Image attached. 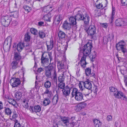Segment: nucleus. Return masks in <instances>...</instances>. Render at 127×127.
Instances as JSON below:
<instances>
[{"label": "nucleus", "instance_id": "1", "mask_svg": "<svg viewBox=\"0 0 127 127\" xmlns=\"http://www.w3.org/2000/svg\"><path fill=\"white\" fill-rule=\"evenodd\" d=\"M92 47V44L89 43H87L83 47V55L79 62V64L82 67H85L87 64L86 61V57L90 54Z\"/></svg>", "mask_w": 127, "mask_h": 127}, {"label": "nucleus", "instance_id": "2", "mask_svg": "<svg viewBox=\"0 0 127 127\" xmlns=\"http://www.w3.org/2000/svg\"><path fill=\"white\" fill-rule=\"evenodd\" d=\"M82 9L79 7L76 8L74 9V12L77 13L75 17L77 20L83 21L85 25L87 26L89 23L90 17L86 13L83 15L82 14Z\"/></svg>", "mask_w": 127, "mask_h": 127}, {"label": "nucleus", "instance_id": "3", "mask_svg": "<svg viewBox=\"0 0 127 127\" xmlns=\"http://www.w3.org/2000/svg\"><path fill=\"white\" fill-rule=\"evenodd\" d=\"M126 44L125 42L121 40L116 44V47L117 50L121 51L123 54L124 56H125L126 54H127V49L126 48Z\"/></svg>", "mask_w": 127, "mask_h": 127}, {"label": "nucleus", "instance_id": "4", "mask_svg": "<svg viewBox=\"0 0 127 127\" xmlns=\"http://www.w3.org/2000/svg\"><path fill=\"white\" fill-rule=\"evenodd\" d=\"M71 95L72 97L75 96V100L77 101H80L84 100L82 93L79 92L76 88H74L73 89Z\"/></svg>", "mask_w": 127, "mask_h": 127}, {"label": "nucleus", "instance_id": "5", "mask_svg": "<svg viewBox=\"0 0 127 127\" xmlns=\"http://www.w3.org/2000/svg\"><path fill=\"white\" fill-rule=\"evenodd\" d=\"M84 30L89 35L91 36L92 38L95 39L97 38V36H94L96 33V28L94 26L90 25L88 28L85 26Z\"/></svg>", "mask_w": 127, "mask_h": 127}, {"label": "nucleus", "instance_id": "6", "mask_svg": "<svg viewBox=\"0 0 127 127\" xmlns=\"http://www.w3.org/2000/svg\"><path fill=\"white\" fill-rule=\"evenodd\" d=\"M11 20V17L6 16L1 17L0 22L3 26L6 27L9 25Z\"/></svg>", "mask_w": 127, "mask_h": 127}, {"label": "nucleus", "instance_id": "7", "mask_svg": "<svg viewBox=\"0 0 127 127\" xmlns=\"http://www.w3.org/2000/svg\"><path fill=\"white\" fill-rule=\"evenodd\" d=\"M83 85L84 87L88 89L86 90L87 92H86L85 95V96H88L89 94L92 92V91L91 90L92 88V85L90 81L87 80L84 82Z\"/></svg>", "mask_w": 127, "mask_h": 127}, {"label": "nucleus", "instance_id": "8", "mask_svg": "<svg viewBox=\"0 0 127 127\" xmlns=\"http://www.w3.org/2000/svg\"><path fill=\"white\" fill-rule=\"evenodd\" d=\"M12 40L11 36H9L5 40L3 44V49L4 50H8L10 48Z\"/></svg>", "mask_w": 127, "mask_h": 127}, {"label": "nucleus", "instance_id": "9", "mask_svg": "<svg viewBox=\"0 0 127 127\" xmlns=\"http://www.w3.org/2000/svg\"><path fill=\"white\" fill-rule=\"evenodd\" d=\"M47 68L45 70V75L47 77L49 78L51 77L52 72L55 71L54 68V65L53 64H49Z\"/></svg>", "mask_w": 127, "mask_h": 127}, {"label": "nucleus", "instance_id": "10", "mask_svg": "<svg viewBox=\"0 0 127 127\" xmlns=\"http://www.w3.org/2000/svg\"><path fill=\"white\" fill-rule=\"evenodd\" d=\"M115 24L117 26H123L127 25V19L119 18L115 21Z\"/></svg>", "mask_w": 127, "mask_h": 127}, {"label": "nucleus", "instance_id": "11", "mask_svg": "<svg viewBox=\"0 0 127 127\" xmlns=\"http://www.w3.org/2000/svg\"><path fill=\"white\" fill-rule=\"evenodd\" d=\"M20 80L19 78H13L10 81V83L13 87H17L20 84Z\"/></svg>", "mask_w": 127, "mask_h": 127}, {"label": "nucleus", "instance_id": "12", "mask_svg": "<svg viewBox=\"0 0 127 127\" xmlns=\"http://www.w3.org/2000/svg\"><path fill=\"white\" fill-rule=\"evenodd\" d=\"M116 94H114V95L115 97L118 98H121L126 101H127V98L126 96L123 92L120 91H118Z\"/></svg>", "mask_w": 127, "mask_h": 127}, {"label": "nucleus", "instance_id": "13", "mask_svg": "<svg viewBox=\"0 0 127 127\" xmlns=\"http://www.w3.org/2000/svg\"><path fill=\"white\" fill-rule=\"evenodd\" d=\"M43 54L42 55L41 58V63L42 66L44 67H47V66L49 64V59L47 56L44 57Z\"/></svg>", "mask_w": 127, "mask_h": 127}, {"label": "nucleus", "instance_id": "14", "mask_svg": "<svg viewBox=\"0 0 127 127\" xmlns=\"http://www.w3.org/2000/svg\"><path fill=\"white\" fill-rule=\"evenodd\" d=\"M29 110L31 113L39 112L41 110V107L39 105H35L34 107L30 106L29 108Z\"/></svg>", "mask_w": 127, "mask_h": 127}, {"label": "nucleus", "instance_id": "15", "mask_svg": "<svg viewBox=\"0 0 127 127\" xmlns=\"http://www.w3.org/2000/svg\"><path fill=\"white\" fill-rule=\"evenodd\" d=\"M86 105V104L85 103L78 104L75 106L74 109L77 111H79L82 109L85 108Z\"/></svg>", "mask_w": 127, "mask_h": 127}, {"label": "nucleus", "instance_id": "16", "mask_svg": "<svg viewBox=\"0 0 127 127\" xmlns=\"http://www.w3.org/2000/svg\"><path fill=\"white\" fill-rule=\"evenodd\" d=\"M70 91V88L68 86H66L62 90L63 95L65 97L68 96L69 95Z\"/></svg>", "mask_w": 127, "mask_h": 127}, {"label": "nucleus", "instance_id": "17", "mask_svg": "<svg viewBox=\"0 0 127 127\" xmlns=\"http://www.w3.org/2000/svg\"><path fill=\"white\" fill-rule=\"evenodd\" d=\"M71 25L70 23H69L66 21H65L64 23L63 26V29L66 31L69 30L71 29Z\"/></svg>", "mask_w": 127, "mask_h": 127}, {"label": "nucleus", "instance_id": "18", "mask_svg": "<svg viewBox=\"0 0 127 127\" xmlns=\"http://www.w3.org/2000/svg\"><path fill=\"white\" fill-rule=\"evenodd\" d=\"M61 119L62 123L64 126H67L69 122L70 118L68 117H62L61 118Z\"/></svg>", "mask_w": 127, "mask_h": 127}, {"label": "nucleus", "instance_id": "19", "mask_svg": "<svg viewBox=\"0 0 127 127\" xmlns=\"http://www.w3.org/2000/svg\"><path fill=\"white\" fill-rule=\"evenodd\" d=\"M46 44L48 51L51 50L53 47L54 43L52 40L50 39L49 42H47Z\"/></svg>", "mask_w": 127, "mask_h": 127}, {"label": "nucleus", "instance_id": "20", "mask_svg": "<svg viewBox=\"0 0 127 127\" xmlns=\"http://www.w3.org/2000/svg\"><path fill=\"white\" fill-rule=\"evenodd\" d=\"M52 16L51 13L49 12L47 14H45L43 15V19L47 21L50 22Z\"/></svg>", "mask_w": 127, "mask_h": 127}, {"label": "nucleus", "instance_id": "21", "mask_svg": "<svg viewBox=\"0 0 127 127\" xmlns=\"http://www.w3.org/2000/svg\"><path fill=\"white\" fill-rule=\"evenodd\" d=\"M63 71H64V70ZM66 72V71L65 70L64 71H63V73L59 75L58 78V80L59 82H63L64 81L65 79L64 73Z\"/></svg>", "mask_w": 127, "mask_h": 127}, {"label": "nucleus", "instance_id": "22", "mask_svg": "<svg viewBox=\"0 0 127 127\" xmlns=\"http://www.w3.org/2000/svg\"><path fill=\"white\" fill-rule=\"evenodd\" d=\"M76 18L75 17H70L69 19V20L70 23L73 25L76 26Z\"/></svg>", "mask_w": 127, "mask_h": 127}, {"label": "nucleus", "instance_id": "23", "mask_svg": "<svg viewBox=\"0 0 127 127\" xmlns=\"http://www.w3.org/2000/svg\"><path fill=\"white\" fill-rule=\"evenodd\" d=\"M95 127H101L102 123L97 119H94L93 120Z\"/></svg>", "mask_w": 127, "mask_h": 127}, {"label": "nucleus", "instance_id": "24", "mask_svg": "<svg viewBox=\"0 0 127 127\" xmlns=\"http://www.w3.org/2000/svg\"><path fill=\"white\" fill-rule=\"evenodd\" d=\"M52 7L50 5H48L44 7L43 9V12L44 13L43 14H45V13H47L48 12H49L50 11H51L52 10L51 8Z\"/></svg>", "mask_w": 127, "mask_h": 127}, {"label": "nucleus", "instance_id": "25", "mask_svg": "<svg viewBox=\"0 0 127 127\" xmlns=\"http://www.w3.org/2000/svg\"><path fill=\"white\" fill-rule=\"evenodd\" d=\"M8 102L10 104L13 105L15 107L17 108L18 104L17 103L15 100L13 99H11L8 101Z\"/></svg>", "mask_w": 127, "mask_h": 127}, {"label": "nucleus", "instance_id": "26", "mask_svg": "<svg viewBox=\"0 0 127 127\" xmlns=\"http://www.w3.org/2000/svg\"><path fill=\"white\" fill-rule=\"evenodd\" d=\"M66 34L63 32L59 31L58 33V36L59 39L64 38L65 37Z\"/></svg>", "mask_w": 127, "mask_h": 127}, {"label": "nucleus", "instance_id": "27", "mask_svg": "<svg viewBox=\"0 0 127 127\" xmlns=\"http://www.w3.org/2000/svg\"><path fill=\"white\" fill-rule=\"evenodd\" d=\"M24 47V44L22 43H19L17 45V49L18 52H20Z\"/></svg>", "mask_w": 127, "mask_h": 127}, {"label": "nucleus", "instance_id": "28", "mask_svg": "<svg viewBox=\"0 0 127 127\" xmlns=\"http://www.w3.org/2000/svg\"><path fill=\"white\" fill-rule=\"evenodd\" d=\"M115 12L116 9L115 7H112V14L110 17V18L111 20V23L112 22L115 17Z\"/></svg>", "mask_w": 127, "mask_h": 127}, {"label": "nucleus", "instance_id": "29", "mask_svg": "<svg viewBox=\"0 0 127 127\" xmlns=\"http://www.w3.org/2000/svg\"><path fill=\"white\" fill-rule=\"evenodd\" d=\"M4 108L5 114L11 116L12 113L11 110L8 107H5Z\"/></svg>", "mask_w": 127, "mask_h": 127}, {"label": "nucleus", "instance_id": "30", "mask_svg": "<svg viewBox=\"0 0 127 127\" xmlns=\"http://www.w3.org/2000/svg\"><path fill=\"white\" fill-rule=\"evenodd\" d=\"M62 19V18L60 15H58L55 16L54 19V22L57 24H58L60 21Z\"/></svg>", "mask_w": 127, "mask_h": 127}, {"label": "nucleus", "instance_id": "31", "mask_svg": "<svg viewBox=\"0 0 127 127\" xmlns=\"http://www.w3.org/2000/svg\"><path fill=\"white\" fill-rule=\"evenodd\" d=\"M58 100V96L57 95H56L53 97L52 101L53 105L56 104Z\"/></svg>", "mask_w": 127, "mask_h": 127}, {"label": "nucleus", "instance_id": "32", "mask_svg": "<svg viewBox=\"0 0 127 127\" xmlns=\"http://www.w3.org/2000/svg\"><path fill=\"white\" fill-rule=\"evenodd\" d=\"M18 62L17 61H14L11 64L12 68L13 69H16L18 67Z\"/></svg>", "mask_w": 127, "mask_h": 127}, {"label": "nucleus", "instance_id": "33", "mask_svg": "<svg viewBox=\"0 0 127 127\" xmlns=\"http://www.w3.org/2000/svg\"><path fill=\"white\" fill-rule=\"evenodd\" d=\"M52 82L57 84V74L56 73L55 71H54L53 75V76L52 78Z\"/></svg>", "mask_w": 127, "mask_h": 127}, {"label": "nucleus", "instance_id": "34", "mask_svg": "<svg viewBox=\"0 0 127 127\" xmlns=\"http://www.w3.org/2000/svg\"><path fill=\"white\" fill-rule=\"evenodd\" d=\"M15 96L17 99L19 100L21 98L22 95L20 92L17 91L15 94Z\"/></svg>", "mask_w": 127, "mask_h": 127}, {"label": "nucleus", "instance_id": "35", "mask_svg": "<svg viewBox=\"0 0 127 127\" xmlns=\"http://www.w3.org/2000/svg\"><path fill=\"white\" fill-rule=\"evenodd\" d=\"M39 37L41 38L45 37L46 34L45 32L42 31H39L38 32Z\"/></svg>", "mask_w": 127, "mask_h": 127}, {"label": "nucleus", "instance_id": "36", "mask_svg": "<svg viewBox=\"0 0 127 127\" xmlns=\"http://www.w3.org/2000/svg\"><path fill=\"white\" fill-rule=\"evenodd\" d=\"M109 89L110 91L111 92L113 93V95L116 94V93L118 91L117 88L113 87H110L109 88Z\"/></svg>", "mask_w": 127, "mask_h": 127}, {"label": "nucleus", "instance_id": "37", "mask_svg": "<svg viewBox=\"0 0 127 127\" xmlns=\"http://www.w3.org/2000/svg\"><path fill=\"white\" fill-rule=\"evenodd\" d=\"M14 58L16 61H18L21 59V56L20 54L17 52H15L14 54Z\"/></svg>", "mask_w": 127, "mask_h": 127}, {"label": "nucleus", "instance_id": "38", "mask_svg": "<svg viewBox=\"0 0 127 127\" xmlns=\"http://www.w3.org/2000/svg\"><path fill=\"white\" fill-rule=\"evenodd\" d=\"M50 103V100L48 98H45L43 102V104L44 106L48 105Z\"/></svg>", "mask_w": 127, "mask_h": 127}, {"label": "nucleus", "instance_id": "39", "mask_svg": "<svg viewBox=\"0 0 127 127\" xmlns=\"http://www.w3.org/2000/svg\"><path fill=\"white\" fill-rule=\"evenodd\" d=\"M45 87L46 88H50L51 86V82L49 81H47L45 83Z\"/></svg>", "mask_w": 127, "mask_h": 127}, {"label": "nucleus", "instance_id": "40", "mask_svg": "<svg viewBox=\"0 0 127 127\" xmlns=\"http://www.w3.org/2000/svg\"><path fill=\"white\" fill-rule=\"evenodd\" d=\"M64 65L63 63H58V72H60L61 70V69H63L64 67Z\"/></svg>", "mask_w": 127, "mask_h": 127}, {"label": "nucleus", "instance_id": "41", "mask_svg": "<svg viewBox=\"0 0 127 127\" xmlns=\"http://www.w3.org/2000/svg\"><path fill=\"white\" fill-rule=\"evenodd\" d=\"M60 83L58 85V87L61 89H64L65 87H64L65 84L63 82H60Z\"/></svg>", "mask_w": 127, "mask_h": 127}, {"label": "nucleus", "instance_id": "42", "mask_svg": "<svg viewBox=\"0 0 127 127\" xmlns=\"http://www.w3.org/2000/svg\"><path fill=\"white\" fill-rule=\"evenodd\" d=\"M30 31L32 34L34 35L37 34L38 33V32L37 30L33 28H31V29Z\"/></svg>", "mask_w": 127, "mask_h": 127}, {"label": "nucleus", "instance_id": "43", "mask_svg": "<svg viewBox=\"0 0 127 127\" xmlns=\"http://www.w3.org/2000/svg\"><path fill=\"white\" fill-rule=\"evenodd\" d=\"M96 57V53L95 51H94L93 54L90 55L89 56V58L90 60L93 61H94Z\"/></svg>", "mask_w": 127, "mask_h": 127}, {"label": "nucleus", "instance_id": "44", "mask_svg": "<svg viewBox=\"0 0 127 127\" xmlns=\"http://www.w3.org/2000/svg\"><path fill=\"white\" fill-rule=\"evenodd\" d=\"M85 73L87 76H89L91 75V70L89 68H87L85 69Z\"/></svg>", "mask_w": 127, "mask_h": 127}, {"label": "nucleus", "instance_id": "45", "mask_svg": "<svg viewBox=\"0 0 127 127\" xmlns=\"http://www.w3.org/2000/svg\"><path fill=\"white\" fill-rule=\"evenodd\" d=\"M9 8L11 9L12 8H16V3L15 1L13 2L12 3V5L10 4V3H9Z\"/></svg>", "mask_w": 127, "mask_h": 127}, {"label": "nucleus", "instance_id": "46", "mask_svg": "<svg viewBox=\"0 0 127 127\" xmlns=\"http://www.w3.org/2000/svg\"><path fill=\"white\" fill-rule=\"evenodd\" d=\"M120 71L121 73L123 75H127V70L126 68H125L123 70L120 69Z\"/></svg>", "mask_w": 127, "mask_h": 127}, {"label": "nucleus", "instance_id": "47", "mask_svg": "<svg viewBox=\"0 0 127 127\" xmlns=\"http://www.w3.org/2000/svg\"><path fill=\"white\" fill-rule=\"evenodd\" d=\"M25 36V40L26 41H28L30 40V36L28 33H26Z\"/></svg>", "mask_w": 127, "mask_h": 127}, {"label": "nucleus", "instance_id": "48", "mask_svg": "<svg viewBox=\"0 0 127 127\" xmlns=\"http://www.w3.org/2000/svg\"><path fill=\"white\" fill-rule=\"evenodd\" d=\"M75 123H76L74 122H71V123H69L67 124V126H65L67 127H73L75 125Z\"/></svg>", "mask_w": 127, "mask_h": 127}, {"label": "nucleus", "instance_id": "49", "mask_svg": "<svg viewBox=\"0 0 127 127\" xmlns=\"http://www.w3.org/2000/svg\"><path fill=\"white\" fill-rule=\"evenodd\" d=\"M113 35L112 34H109L108 35V38L107 39L106 41L107 42L109 40L111 41L113 39Z\"/></svg>", "mask_w": 127, "mask_h": 127}, {"label": "nucleus", "instance_id": "50", "mask_svg": "<svg viewBox=\"0 0 127 127\" xmlns=\"http://www.w3.org/2000/svg\"><path fill=\"white\" fill-rule=\"evenodd\" d=\"M24 8L26 11H27V12H30L31 10V7L27 5H25L23 7Z\"/></svg>", "mask_w": 127, "mask_h": 127}, {"label": "nucleus", "instance_id": "51", "mask_svg": "<svg viewBox=\"0 0 127 127\" xmlns=\"http://www.w3.org/2000/svg\"><path fill=\"white\" fill-rule=\"evenodd\" d=\"M14 127H25L24 126L22 127L21 124L18 122V121L16 120V122L14 124Z\"/></svg>", "mask_w": 127, "mask_h": 127}, {"label": "nucleus", "instance_id": "52", "mask_svg": "<svg viewBox=\"0 0 127 127\" xmlns=\"http://www.w3.org/2000/svg\"><path fill=\"white\" fill-rule=\"evenodd\" d=\"M18 13L17 11H14L12 15L15 18H17L18 16Z\"/></svg>", "mask_w": 127, "mask_h": 127}, {"label": "nucleus", "instance_id": "53", "mask_svg": "<svg viewBox=\"0 0 127 127\" xmlns=\"http://www.w3.org/2000/svg\"><path fill=\"white\" fill-rule=\"evenodd\" d=\"M118 60L120 62H125L126 61V59H125L121 57H118Z\"/></svg>", "mask_w": 127, "mask_h": 127}, {"label": "nucleus", "instance_id": "54", "mask_svg": "<svg viewBox=\"0 0 127 127\" xmlns=\"http://www.w3.org/2000/svg\"><path fill=\"white\" fill-rule=\"evenodd\" d=\"M51 93V92L48 89H46L45 91L44 92L43 94L44 95L47 94L48 95H50Z\"/></svg>", "mask_w": 127, "mask_h": 127}, {"label": "nucleus", "instance_id": "55", "mask_svg": "<svg viewBox=\"0 0 127 127\" xmlns=\"http://www.w3.org/2000/svg\"><path fill=\"white\" fill-rule=\"evenodd\" d=\"M121 3L123 5H127V0H122Z\"/></svg>", "mask_w": 127, "mask_h": 127}, {"label": "nucleus", "instance_id": "56", "mask_svg": "<svg viewBox=\"0 0 127 127\" xmlns=\"http://www.w3.org/2000/svg\"><path fill=\"white\" fill-rule=\"evenodd\" d=\"M18 117V115L16 113H14L12 116V119L16 120V118Z\"/></svg>", "mask_w": 127, "mask_h": 127}, {"label": "nucleus", "instance_id": "57", "mask_svg": "<svg viewBox=\"0 0 127 127\" xmlns=\"http://www.w3.org/2000/svg\"><path fill=\"white\" fill-rule=\"evenodd\" d=\"M28 101H27L26 103H24L23 104V105L24 107L26 108H28Z\"/></svg>", "mask_w": 127, "mask_h": 127}, {"label": "nucleus", "instance_id": "58", "mask_svg": "<svg viewBox=\"0 0 127 127\" xmlns=\"http://www.w3.org/2000/svg\"><path fill=\"white\" fill-rule=\"evenodd\" d=\"M112 118V117L111 115H108L107 117V120L109 121H111Z\"/></svg>", "mask_w": 127, "mask_h": 127}, {"label": "nucleus", "instance_id": "59", "mask_svg": "<svg viewBox=\"0 0 127 127\" xmlns=\"http://www.w3.org/2000/svg\"><path fill=\"white\" fill-rule=\"evenodd\" d=\"M44 68L42 67H40L38 68L37 70V72L39 73H40L44 71Z\"/></svg>", "mask_w": 127, "mask_h": 127}, {"label": "nucleus", "instance_id": "60", "mask_svg": "<svg viewBox=\"0 0 127 127\" xmlns=\"http://www.w3.org/2000/svg\"><path fill=\"white\" fill-rule=\"evenodd\" d=\"M93 90L95 92H96L97 91V86H94L93 87Z\"/></svg>", "mask_w": 127, "mask_h": 127}, {"label": "nucleus", "instance_id": "61", "mask_svg": "<svg viewBox=\"0 0 127 127\" xmlns=\"http://www.w3.org/2000/svg\"><path fill=\"white\" fill-rule=\"evenodd\" d=\"M102 26L105 28H106L107 27V24L106 23H103L102 24Z\"/></svg>", "mask_w": 127, "mask_h": 127}, {"label": "nucleus", "instance_id": "62", "mask_svg": "<svg viewBox=\"0 0 127 127\" xmlns=\"http://www.w3.org/2000/svg\"><path fill=\"white\" fill-rule=\"evenodd\" d=\"M44 23L43 22L40 21L38 22V25L39 26H42L43 24Z\"/></svg>", "mask_w": 127, "mask_h": 127}, {"label": "nucleus", "instance_id": "63", "mask_svg": "<svg viewBox=\"0 0 127 127\" xmlns=\"http://www.w3.org/2000/svg\"><path fill=\"white\" fill-rule=\"evenodd\" d=\"M3 108V105L2 102H0V110L2 109Z\"/></svg>", "mask_w": 127, "mask_h": 127}, {"label": "nucleus", "instance_id": "64", "mask_svg": "<svg viewBox=\"0 0 127 127\" xmlns=\"http://www.w3.org/2000/svg\"><path fill=\"white\" fill-rule=\"evenodd\" d=\"M4 97L5 98L7 99H9V96L8 95H5L4 96Z\"/></svg>", "mask_w": 127, "mask_h": 127}]
</instances>
